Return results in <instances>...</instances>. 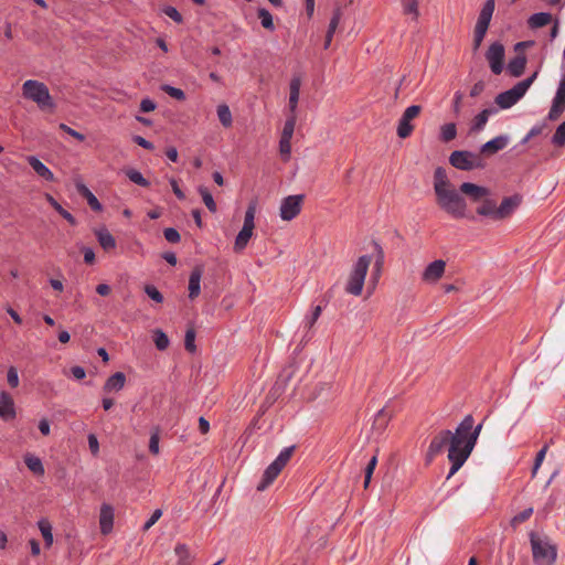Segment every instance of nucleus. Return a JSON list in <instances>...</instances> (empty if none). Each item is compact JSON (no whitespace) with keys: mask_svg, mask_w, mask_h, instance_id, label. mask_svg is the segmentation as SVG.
<instances>
[{"mask_svg":"<svg viewBox=\"0 0 565 565\" xmlns=\"http://www.w3.org/2000/svg\"><path fill=\"white\" fill-rule=\"evenodd\" d=\"M300 86H301V82H300L299 77L291 78L290 84H289V89H290L289 108H290L291 113H295V110L297 108L298 100H299Z\"/></svg>","mask_w":565,"mask_h":565,"instance_id":"c756f323","label":"nucleus"},{"mask_svg":"<svg viewBox=\"0 0 565 565\" xmlns=\"http://www.w3.org/2000/svg\"><path fill=\"white\" fill-rule=\"evenodd\" d=\"M533 559L537 564H553L557 557L556 547L546 540H541L534 532L530 533Z\"/></svg>","mask_w":565,"mask_h":565,"instance_id":"0eeeda50","label":"nucleus"},{"mask_svg":"<svg viewBox=\"0 0 565 565\" xmlns=\"http://www.w3.org/2000/svg\"><path fill=\"white\" fill-rule=\"evenodd\" d=\"M290 140H291V139L280 138V141H279V150H280V153H281L282 156H287V157H289L290 151H291Z\"/></svg>","mask_w":565,"mask_h":565,"instance_id":"338daca9","label":"nucleus"},{"mask_svg":"<svg viewBox=\"0 0 565 565\" xmlns=\"http://www.w3.org/2000/svg\"><path fill=\"white\" fill-rule=\"evenodd\" d=\"M295 450V446L284 448L277 458L265 469L262 480L257 486L258 491H264L268 486H270L274 480L278 477L280 471L290 460Z\"/></svg>","mask_w":565,"mask_h":565,"instance_id":"423d86ee","label":"nucleus"},{"mask_svg":"<svg viewBox=\"0 0 565 565\" xmlns=\"http://www.w3.org/2000/svg\"><path fill=\"white\" fill-rule=\"evenodd\" d=\"M476 212L480 216L488 217L492 221H500L499 209L495 201L492 199L484 198Z\"/></svg>","mask_w":565,"mask_h":565,"instance_id":"412c9836","label":"nucleus"},{"mask_svg":"<svg viewBox=\"0 0 565 565\" xmlns=\"http://www.w3.org/2000/svg\"><path fill=\"white\" fill-rule=\"evenodd\" d=\"M322 311L321 306H316L310 316L305 318V326L310 329L316 323Z\"/></svg>","mask_w":565,"mask_h":565,"instance_id":"5fc2aeb1","label":"nucleus"},{"mask_svg":"<svg viewBox=\"0 0 565 565\" xmlns=\"http://www.w3.org/2000/svg\"><path fill=\"white\" fill-rule=\"evenodd\" d=\"M460 192L469 196L473 202L481 201L490 194L488 188L471 182H463Z\"/></svg>","mask_w":565,"mask_h":565,"instance_id":"f3484780","label":"nucleus"},{"mask_svg":"<svg viewBox=\"0 0 565 565\" xmlns=\"http://www.w3.org/2000/svg\"><path fill=\"white\" fill-rule=\"evenodd\" d=\"M26 161L40 178L50 182L54 181L53 172L38 157L28 156Z\"/></svg>","mask_w":565,"mask_h":565,"instance_id":"5701e85b","label":"nucleus"},{"mask_svg":"<svg viewBox=\"0 0 565 565\" xmlns=\"http://www.w3.org/2000/svg\"><path fill=\"white\" fill-rule=\"evenodd\" d=\"M526 62L527 60L524 54H518L511 58L507 66L509 74L513 77H520L524 73Z\"/></svg>","mask_w":565,"mask_h":565,"instance_id":"393cba45","label":"nucleus"},{"mask_svg":"<svg viewBox=\"0 0 565 565\" xmlns=\"http://www.w3.org/2000/svg\"><path fill=\"white\" fill-rule=\"evenodd\" d=\"M203 266H195L189 277V298L195 299L201 292V278L203 275Z\"/></svg>","mask_w":565,"mask_h":565,"instance_id":"aec40b11","label":"nucleus"},{"mask_svg":"<svg viewBox=\"0 0 565 565\" xmlns=\"http://www.w3.org/2000/svg\"><path fill=\"white\" fill-rule=\"evenodd\" d=\"M7 380H8V384L13 388L19 385V374L14 366L9 367L8 373H7Z\"/></svg>","mask_w":565,"mask_h":565,"instance_id":"bf43d9fd","label":"nucleus"},{"mask_svg":"<svg viewBox=\"0 0 565 565\" xmlns=\"http://www.w3.org/2000/svg\"><path fill=\"white\" fill-rule=\"evenodd\" d=\"M434 191L437 203L441 210L455 218H462L465 216L466 201L460 193L452 188L447 171L443 167L435 169Z\"/></svg>","mask_w":565,"mask_h":565,"instance_id":"f257e3e1","label":"nucleus"},{"mask_svg":"<svg viewBox=\"0 0 565 565\" xmlns=\"http://www.w3.org/2000/svg\"><path fill=\"white\" fill-rule=\"evenodd\" d=\"M373 245H374V249L376 252L375 267L377 268V270H380V268L383 264V259H384V252H383L382 246L377 242H373Z\"/></svg>","mask_w":565,"mask_h":565,"instance_id":"680f3d73","label":"nucleus"},{"mask_svg":"<svg viewBox=\"0 0 565 565\" xmlns=\"http://www.w3.org/2000/svg\"><path fill=\"white\" fill-rule=\"evenodd\" d=\"M77 191L86 199L87 204L93 211L99 212L103 210V206L96 195L85 184H77Z\"/></svg>","mask_w":565,"mask_h":565,"instance_id":"c85d7f7f","label":"nucleus"},{"mask_svg":"<svg viewBox=\"0 0 565 565\" xmlns=\"http://www.w3.org/2000/svg\"><path fill=\"white\" fill-rule=\"evenodd\" d=\"M217 117L223 127L228 128L233 124L232 113L226 104H221L216 109Z\"/></svg>","mask_w":565,"mask_h":565,"instance_id":"c9c22d12","label":"nucleus"},{"mask_svg":"<svg viewBox=\"0 0 565 565\" xmlns=\"http://www.w3.org/2000/svg\"><path fill=\"white\" fill-rule=\"evenodd\" d=\"M58 128L62 131H64L65 134H67V135L72 136L73 138H75L78 141H84L85 140V136L82 132H78L77 130L68 127L65 124H60Z\"/></svg>","mask_w":565,"mask_h":565,"instance_id":"13d9d810","label":"nucleus"},{"mask_svg":"<svg viewBox=\"0 0 565 565\" xmlns=\"http://www.w3.org/2000/svg\"><path fill=\"white\" fill-rule=\"evenodd\" d=\"M161 89L168 94L170 97L177 99V100H184L185 99V93L178 87L171 86V85H162Z\"/></svg>","mask_w":565,"mask_h":565,"instance_id":"a18cd8bd","label":"nucleus"},{"mask_svg":"<svg viewBox=\"0 0 565 565\" xmlns=\"http://www.w3.org/2000/svg\"><path fill=\"white\" fill-rule=\"evenodd\" d=\"M371 262L372 257L370 255H363L355 262L345 285V291L348 294L353 296H360L362 294Z\"/></svg>","mask_w":565,"mask_h":565,"instance_id":"20e7f679","label":"nucleus"},{"mask_svg":"<svg viewBox=\"0 0 565 565\" xmlns=\"http://www.w3.org/2000/svg\"><path fill=\"white\" fill-rule=\"evenodd\" d=\"M257 13H258V18L260 20V24L263 28H265L267 30L275 29L273 15L267 9L260 8V9H258Z\"/></svg>","mask_w":565,"mask_h":565,"instance_id":"79ce46f5","label":"nucleus"},{"mask_svg":"<svg viewBox=\"0 0 565 565\" xmlns=\"http://www.w3.org/2000/svg\"><path fill=\"white\" fill-rule=\"evenodd\" d=\"M449 163L458 170L471 171L473 169H482L484 163L482 159L468 150H455L449 157Z\"/></svg>","mask_w":565,"mask_h":565,"instance_id":"6e6552de","label":"nucleus"},{"mask_svg":"<svg viewBox=\"0 0 565 565\" xmlns=\"http://www.w3.org/2000/svg\"><path fill=\"white\" fill-rule=\"evenodd\" d=\"M341 18H342V10L340 7H338L333 10L332 17H331L329 25H328V30H327V34H326V39H324V45H323V47L326 50L329 49V46L332 42L333 34L340 23Z\"/></svg>","mask_w":565,"mask_h":565,"instance_id":"a878e982","label":"nucleus"},{"mask_svg":"<svg viewBox=\"0 0 565 565\" xmlns=\"http://www.w3.org/2000/svg\"><path fill=\"white\" fill-rule=\"evenodd\" d=\"M97 241L105 250H110L116 247L114 236L105 228L96 232Z\"/></svg>","mask_w":565,"mask_h":565,"instance_id":"473e14b6","label":"nucleus"},{"mask_svg":"<svg viewBox=\"0 0 565 565\" xmlns=\"http://www.w3.org/2000/svg\"><path fill=\"white\" fill-rule=\"evenodd\" d=\"M552 143L556 147L565 145V121H563L552 136Z\"/></svg>","mask_w":565,"mask_h":565,"instance_id":"c03bdc74","label":"nucleus"},{"mask_svg":"<svg viewBox=\"0 0 565 565\" xmlns=\"http://www.w3.org/2000/svg\"><path fill=\"white\" fill-rule=\"evenodd\" d=\"M405 14H412L414 19L418 17V0H402Z\"/></svg>","mask_w":565,"mask_h":565,"instance_id":"de8ad7c7","label":"nucleus"},{"mask_svg":"<svg viewBox=\"0 0 565 565\" xmlns=\"http://www.w3.org/2000/svg\"><path fill=\"white\" fill-rule=\"evenodd\" d=\"M475 424L472 415L468 414L459 423L455 433L451 431V447L448 450V460L451 463L447 479H450L467 461L472 450L468 449L471 428Z\"/></svg>","mask_w":565,"mask_h":565,"instance_id":"f03ea898","label":"nucleus"},{"mask_svg":"<svg viewBox=\"0 0 565 565\" xmlns=\"http://www.w3.org/2000/svg\"><path fill=\"white\" fill-rule=\"evenodd\" d=\"M505 50L501 42H493L486 52V60L494 75H500L504 68Z\"/></svg>","mask_w":565,"mask_h":565,"instance_id":"9b49d317","label":"nucleus"},{"mask_svg":"<svg viewBox=\"0 0 565 565\" xmlns=\"http://www.w3.org/2000/svg\"><path fill=\"white\" fill-rule=\"evenodd\" d=\"M23 97L34 102L42 111L54 113L56 104L47 86L35 79H28L22 85Z\"/></svg>","mask_w":565,"mask_h":565,"instance_id":"7ed1b4c3","label":"nucleus"},{"mask_svg":"<svg viewBox=\"0 0 565 565\" xmlns=\"http://www.w3.org/2000/svg\"><path fill=\"white\" fill-rule=\"evenodd\" d=\"M164 238L172 244L179 243L181 239V236L179 232L173 227H168L163 231Z\"/></svg>","mask_w":565,"mask_h":565,"instance_id":"4d7b16f0","label":"nucleus"},{"mask_svg":"<svg viewBox=\"0 0 565 565\" xmlns=\"http://www.w3.org/2000/svg\"><path fill=\"white\" fill-rule=\"evenodd\" d=\"M537 76L534 72L530 77L516 83L512 88L497 95L495 103L502 109L511 108L515 105L529 90Z\"/></svg>","mask_w":565,"mask_h":565,"instance_id":"39448f33","label":"nucleus"},{"mask_svg":"<svg viewBox=\"0 0 565 565\" xmlns=\"http://www.w3.org/2000/svg\"><path fill=\"white\" fill-rule=\"evenodd\" d=\"M198 191H199L200 195L202 196V200H203L205 206L207 207V210L212 213H215L217 210L216 203H215L211 192L209 191V189L204 185H200L198 188Z\"/></svg>","mask_w":565,"mask_h":565,"instance_id":"ea45409f","label":"nucleus"},{"mask_svg":"<svg viewBox=\"0 0 565 565\" xmlns=\"http://www.w3.org/2000/svg\"><path fill=\"white\" fill-rule=\"evenodd\" d=\"M255 212H256V204L254 202H250L247 206V210L245 212L244 217V224L242 230L236 236L234 249L235 252H242L248 244V241L250 239L253 235V231L255 227Z\"/></svg>","mask_w":565,"mask_h":565,"instance_id":"1a4fd4ad","label":"nucleus"},{"mask_svg":"<svg viewBox=\"0 0 565 565\" xmlns=\"http://www.w3.org/2000/svg\"><path fill=\"white\" fill-rule=\"evenodd\" d=\"M145 292L146 295L152 299L153 301L156 302H162L163 301V296L162 294L157 289L156 286L153 285H146L145 286Z\"/></svg>","mask_w":565,"mask_h":565,"instance_id":"603ef678","label":"nucleus"},{"mask_svg":"<svg viewBox=\"0 0 565 565\" xmlns=\"http://www.w3.org/2000/svg\"><path fill=\"white\" fill-rule=\"evenodd\" d=\"M174 553L178 556L177 565H193L190 550L185 544H177Z\"/></svg>","mask_w":565,"mask_h":565,"instance_id":"72a5a7b5","label":"nucleus"},{"mask_svg":"<svg viewBox=\"0 0 565 565\" xmlns=\"http://www.w3.org/2000/svg\"><path fill=\"white\" fill-rule=\"evenodd\" d=\"M49 203L51 206L63 217L65 218L71 225H76L75 217L66 211L52 195H46Z\"/></svg>","mask_w":565,"mask_h":565,"instance_id":"f704fd0d","label":"nucleus"},{"mask_svg":"<svg viewBox=\"0 0 565 565\" xmlns=\"http://www.w3.org/2000/svg\"><path fill=\"white\" fill-rule=\"evenodd\" d=\"M547 449H548V445H544L536 454V457H535L534 463H533V468H532V477H534L536 475L537 470L540 469V467L546 456Z\"/></svg>","mask_w":565,"mask_h":565,"instance_id":"8fccbe9b","label":"nucleus"},{"mask_svg":"<svg viewBox=\"0 0 565 565\" xmlns=\"http://www.w3.org/2000/svg\"><path fill=\"white\" fill-rule=\"evenodd\" d=\"M184 348L190 353H194L196 351L195 330L193 328H189L185 332Z\"/></svg>","mask_w":565,"mask_h":565,"instance_id":"37998d69","label":"nucleus"},{"mask_svg":"<svg viewBox=\"0 0 565 565\" xmlns=\"http://www.w3.org/2000/svg\"><path fill=\"white\" fill-rule=\"evenodd\" d=\"M422 111V106L412 105L407 107L402 117L398 120L397 125V136L402 139L409 137L414 130V126L411 124L413 119H415Z\"/></svg>","mask_w":565,"mask_h":565,"instance_id":"ddd939ff","label":"nucleus"},{"mask_svg":"<svg viewBox=\"0 0 565 565\" xmlns=\"http://www.w3.org/2000/svg\"><path fill=\"white\" fill-rule=\"evenodd\" d=\"M481 429H482V423H480L477 426L472 425L471 436H470V439H469V443H468V449L467 450H473V448H475V446L477 444V440L479 438V435L481 433Z\"/></svg>","mask_w":565,"mask_h":565,"instance_id":"6e6d98bb","label":"nucleus"},{"mask_svg":"<svg viewBox=\"0 0 565 565\" xmlns=\"http://www.w3.org/2000/svg\"><path fill=\"white\" fill-rule=\"evenodd\" d=\"M38 525L43 536L45 546L50 547L53 544V533L51 523L45 519H41L38 522Z\"/></svg>","mask_w":565,"mask_h":565,"instance_id":"e433bc0d","label":"nucleus"},{"mask_svg":"<svg viewBox=\"0 0 565 565\" xmlns=\"http://www.w3.org/2000/svg\"><path fill=\"white\" fill-rule=\"evenodd\" d=\"M161 12L164 13L170 19H172L175 23L180 24L183 22L182 14L177 10V8H174L172 6H164L161 9Z\"/></svg>","mask_w":565,"mask_h":565,"instance_id":"09e8293b","label":"nucleus"},{"mask_svg":"<svg viewBox=\"0 0 565 565\" xmlns=\"http://www.w3.org/2000/svg\"><path fill=\"white\" fill-rule=\"evenodd\" d=\"M126 383V375L122 372H116L110 375L104 384L105 392L120 391Z\"/></svg>","mask_w":565,"mask_h":565,"instance_id":"bb28decb","label":"nucleus"},{"mask_svg":"<svg viewBox=\"0 0 565 565\" xmlns=\"http://www.w3.org/2000/svg\"><path fill=\"white\" fill-rule=\"evenodd\" d=\"M132 140L135 143H137L138 146H140L147 150H153V148H154L152 142H150L149 140L145 139L141 136L136 135L132 137Z\"/></svg>","mask_w":565,"mask_h":565,"instance_id":"e2e57ef3","label":"nucleus"},{"mask_svg":"<svg viewBox=\"0 0 565 565\" xmlns=\"http://www.w3.org/2000/svg\"><path fill=\"white\" fill-rule=\"evenodd\" d=\"M162 515V511L160 509H156L148 521L143 524L142 530L148 531Z\"/></svg>","mask_w":565,"mask_h":565,"instance_id":"052dcab7","label":"nucleus"},{"mask_svg":"<svg viewBox=\"0 0 565 565\" xmlns=\"http://www.w3.org/2000/svg\"><path fill=\"white\" fill-rule=\"evenodd\" d=\"M99 525L103 534H108L114 525V509L108 504H103L99 512Z\"/></svg>","mask_w":565,"mask_h":565,"instance_id":"b1692460","label":"nucleus"},{"mask_svg":"<svg viewBox=\"0 0 565 565\" xmlns=\"http://www.w3.org/2000/svg\"><path fill=\"white\" fill-rule=\"evenodd\" d=\"M445 268L446 263L443 259H436L427 265L423 271L422 279L426 282H436L443 277Z\"/></svg>","mask_w":565,"mask_h":565,"instance_id":"2eb2a0df","label":"nucleus"},{"mask_svg":"<svg viewBox=\"0 0 565 565\" xmlns=\"http://www.w3.org/2000/svg\"><path fill=\"white\" fill-rule=\"evenodd\" d=\"M24 463L29 468V470L32 471L36 476H43L45 472L42 460L34 455H31V454L25 455Z\"/></svg>","mask_w":565,"mask_h":565,"instance_id":"7c9ffc66","label":"nucleus"},{"mask_svg":"<svg viewBox=\"0 0 565 565\" xmlns=\"http://www.w3.org/2000/svg\"><path fill=\"white\" fill-rule=\"evenodd\" d=\"M457 136V127L455 122H448L440 127L439 138L443 142H449Z\"/></svg>","mask_w":565,"mask_h":565,"instance_id":"4c0bfd02","label":"nucleus"},{"mask_svg":"<svg viewBox=\"0 0 565 565\" xmlns=\"http://www.w3.org/2000/svg\"><path fill=\"white\" fill-rule=\"evenodd\" d=\"M449 447H451V430L444 429L433 437L426 454V461L431 462L437 455Z\"/></svg>","mask_w":565,"mask_h":565,"instance_id":"f8f14e48","label":"nucleus"},{"mask_svg":"<svg viewBox=\"0 0 565 565\" xmlns=\"http://www.w3.org/2000/svg\"><path fill=\"white\" fill-rule=\"evenodd\" d=\"M510 141V137L508 135H500L494 137L493 139L487 141L481 146V153L492 154L500 150H503Z\"/></svg>","mask_w":565,"mask_h":565,"instance_id":"a211bd4d","label":"nucleus"},{"mask_svg":"<svg viewBox=\"0 0 565 565\" xmlns=\"http://www.w3.org/2000/svg\"><path fill=\"white\" fill-rule=\"evenodd\" d=\"M71 374L75 380H83L86 376V371L83 366L76 365L71 367Z\"/></svg>","mask_w":565,"mask_h":565,"instance_id":"774afa93","label":"nucleus"},{"mask_svg":"<svg viewBox=\"0 0 565 565\" xmlns=\"http://www.w3.org/2000/svg\"><path fill=\"white\" fill-rule=\"evenodd\" d=\"M159 440H160L159 428L157 427L151 433L150 440H149V451L153 455L159 454Z\"/></svg>","mask_w":565,"mask_h":565,"instance_id":"864d4df0","label":"nucleus"},{"mask_svg":"<svg viewBox=\"0 0 565 565\" xmlns=\"http://www.w3.org/2000/svg\"><path fill=\"white\" fill-rule=\"evenodd\" d=\"M295 125H296L295 116L287 118V120L285 121V125H284L281 138L291 139L294 130H295Z\"/></svg>","mask_w":565,"mask_h":565,"instance_id":"3c124183","label":"nucleus"},{"mask_svg":"<svg viewBox=\"0 0 565 565\" xmlns=\"http://www.w3.org/2000/svg\"><path fill=\"white\" fill-rule=\"evenodd\" d=\"M153 342L159 351L166 350L170 343L168 335L160 329L154 330Z\"/></svg>","mask_w":565,"mask_h":565,"instance_id":"a19ab883","label":"nucleus"},{"mask_svg":"<svg viewBox=\"0 0 565 565\" xmlns=\"http://www.w3.org/2000/svg\"><path fill=\"white\" fill-rule=\"evenodd\" d=\"M87 440L90 452L93 455H97L99 451V444L97 437L94 434H89Z\"/></svg>","mask_w":565,"mask_h":565,"instance_id":"69168bd1","label":"nucleus"},{"mask_svg":"<svg viewBox=\"0 0 565 565\" xmlns=\"http://www.w3.org/2000/svg\"><path fill=\"white\" fill-rule=\"evenodd\" d=\"M495 8L494 0H487L479 12L478 20L476 24L488 26L490 25L493 12Z\"/></svg>","mask_w":565,"mask_h":565,"instance_id":"cd10ccee","label":"nucleus"},{"mask_svg":"<svg viewBox=\"0 0 565 565\" xmlns=\"http://www.w3.org/2000/svg\"><path fill=\"white\" fill-rule=\"evenodd\" d=\"M157 107L156 103L150 99V98H143L141 102H140V110L142 113H149V111H152L154 110Z\"/></svg>","mask_w":565,"mask_h":565,"instance_id":"0e129e2a","label":"nucleus"},{"mask_svg":"<svg viewBox=\"0 0 565 565\" xmlns=\"http://www.w3.org/2000/svg\"><path fill=\"white\" fill-rule=\"evenodd\" d=\"M15 417L14 402L11 395L7 392L0 393V418L10 420Z\"/></svg>","mask_w":565,"mask_h":565,"instance_id":"6ab92c4d","label":"nucleus"},{"mask_svg":"<svg viewBox=\"0 0 565 565\" xmlns=\"http://www.w3.org/2000/svg\"><path fill=\"white\" fill-rule=\"evenodd\" d=\"M532 514H533V508L524 509L523 511H521L520 513H518L516 515H514L511 519V526L516 527L521 523L527 521Z\"/></svg>","mask_w":565,"mask_h":565,"instance_id":"49530a36","label":"nucleus"},{"mask_svg":"<svg viewBox=\"0 0 565 565\" xmlns=\"http://www.w3.org/2000/svg\"><path fill=\"white\" fill-rule=\"evenodd\" d=\"M565 111V64L562 65V75L557 85L555 96L547 115L548 120H557Z\"/></svg>","mask_w":565,"mask_h":565,"instance_id":"9d476101","label":"nucleus"},{"mask_svg":"<svg viewBox=\"0 0 565 565\" xmlns=\"http://www.w3.org/2000/svg\"><path fill=\"white\" fill-rule=\"evenodd\" d=\"M302 194L289 195L281 201L280 204V217L284 221L294 220L301 211V204L303 201Z\"/></svg>","mask_w":565,"mask_h":565,"instance_id":"4468645a","label":"nucleus"},{"mask_svg":"<svg viewBox=\"0 0 565 565\" xmlns=\"http://www.w3.org/2000/svg\"><path fill=\"white\" fill-rule=\"evenodd\" d=\"M552 22V14L548 12H537L530 17L529 25L532 29L543 28Z\"/></svg>","mask_w":565,"mask_h":565,"instance_id":"2f4dec72","label":"nucleus"},{"mask_svg":"<svg viewBox=\"0 0 565 565\" xmlns=\"http://www.w3.org/2000/svg\"><path fill=\"white\" fill-rule=\"evenodd\" d=\"M495 113H497L495 108H486V109L481 110L471 120L469 132L477 134V132L482 131L488 122L489 117Z\"/></svg>","mask_w":565,"mask_h":565,"instance_id":"4be33fe9","label":"nucleus"},{"mask_svg":"<svg viewBox=\"0 0 565 565\" xmlns=\"http://www.w3.org/2000/svg\"><path fill=\"white\" fill-rule=\"evenodd\" d=\"M126 177L134 183L139 186L147 188L149 186V181L136 169L129 168L125 170Z\"/></svg>","mask_w":565,"mask_h":565,"instance_id":"58836bf2","label":"nucleus"},{"mask_svg":"<svg viewBox=\"0 0 565 565\" xmlns=\"http://www.w3.org/2000/svg\"><path fill=\"white\" fill-rule=\"evenodd\" d=\"M522 202V196L519 194H513L511 196H505L501 204L498 206L500 221L510 217L514 211L519 207Z\"/></svg>","mask_w":565,"mask_h":565,"instance_id":"dca6fc26","label":"nucleus"}]
</instances>
